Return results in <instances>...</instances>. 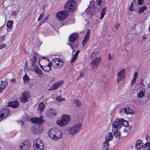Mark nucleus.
<instances>
[{
	"mask_svg": "<svg viewBox=\"0 0 150 150\" xmlns=\"http://www.w3.org/2000/svg\"><path fill=\"white\" fill-rule=\"evenodd\" d=\"M44 60H45L47 62L48 64L45 65H42L40 64V67L45 71L48 72L50 71L51 69V63L50 62L49 59L45 57L44 58Z\"/></svg>",
	"mask_w": 150,
	"mask_h": 150,
	"instance_id": "nucleus-12",
	"label": "nucleus"
},
{
	"mask_svg": "<svg viewBox=\"0 0 150 150\" xmlns=\"http://www.w3.org/2000/svg\"><path fill=\"white\" fill-rule=\"evenodd\" d=\"M103 150H112V149H103Z\"/></svg>",
	"mask_w": 150,
	"mask_h": 150,
	"instance_id": "nucleus-63",
	"label": "nucleus"
},
{
	"mask_svg": "<svg viewBox=\"0 0 150 150\" xmlns=\"http://www.w3.org/2000/svg\"><path fill=\"white\" fill-rule=\"evenodd\" d=\"M120 24H117L115 25L114 27L116 28H118L120 26Z\"/></svg>",
	"mask_w": 150,
	"mask_h": 150,
	"instance_id": "nucleus-57",
	"label": "nucleus"
},
{
	"mask_svg": "<svg viewBox=\"0 0 150 150\" xmlns=\"http://www.w3.org/2000/svg\"><path fill=\"white\" fill-rule=\"evenodd\" d=\"M64 83L63 80H59L53 83L48 89L49 91L55 90L58 88Z\"/></svg>",
	"mask_w": 150,
	"mask_h": 150,
	"instance_id": "nucleus-13",
	"label": "nucleus"
},
{
	"mask_svg": "<svg viewBox=\"0 0 150 150\" xmlns=\"http://www.w3.org/2000/svg\"><path fill=\"white\" fill-rule=\"evenodd\" d=\"M9 80L11 81L13 83H14L15 82V80L14 79H9Z\"/></svg>",
	"mask_w": 150,
	"mask_h": 150,
	"instance_id": "nucleus-59",
	"label": "nucleus"
},
{
	"mask_svg": "<svg viewBox=\"0 0 150 150\" xmlns=\"http://www.w3.org/2000/svg\"><path fill=\"white\" fill-rule=\"evenodd\" d=\"M101 60V58L100 57H96L93 59L90 63V66L92 68V69L97 68Z\"/></svg>",
	"mask_w": 150,
	"mask_h": 150,
	"instance_id": "nucleus-10",
	"label": "nucleus"
},
{
	"mask_svg": "<svg viewBox=\"0 0 150 150\" xmlns=\"http://www.w3.org/2000/svg\"><path fill=\"white\" fill-rule=\"evenodd\" d=\"M61 117L67 125L68 124L71 120V117L68 114H63Z\"/></svg>",
	"mask_w": 150,
	"mask_h": 150,
	"instance_id": "nucleus-19",
	"label": "nucleus"
},
{
	"mask_svg": "<svg viewBox=\"0 0 150 150\" xmlns=\"http://www.w3.org/2000/svg\"><path fill=\"white\" fill-rule=\"evenodd\" d=\"M113 136L112 133L109 132L105 136V141L109 142H110L113 139Z\"/></svg>",
	"mask_w": 150,
	"mask_h": 150,
	"instance_id": "nucleus-23",
	"label": "nucleus"
},
{
	"mask_svg": "<svg viewBox=\"0 0 150 150\" xmlns=\"http://www.w3.org/2000/svg\"><path fill=\"white\" fill-rule=\"evenodd\" d=\"M31 147L30 143L28 140H24L21 142L19 145L20 150H28Z\"/></svg>",
	"mask_w": 150,
	"mask_h": 150,
	"instance_id": "nucleus-7",
	"label": "nucleus"
},
{
	"mask_svg": "<svg viewBox=\"0 0 150 150\" xmlns=\"http://www.w3.org/2000/svg\"><path fill=\"white\" fill-rule=\"evenodd\" d=\"M144 0H138V4L139 5H142L144 4Z\"/></svg>",
	"mask_w": 150,
	"mask_h": 150,
	"instance_id": "nucleus-47",
	"label": "nucleus"
},
{
	"mask_svg": "<svg viewBox=\"0 0 150 150\" xmlns=\"http://www.w3.org/2000/svg\"><path fill=\"white\" fill-rule=\"evenodd\" d=\"M137 79L134 78L132 80L131 82V84H133L135 82Z\"/></svg>",
	"mask_w": 150,
	"mask_h": 150,
	"instance_id": "nucleus-54",
	"label": "nucleus"
},
{
	"mask_svg": "<svg viewBox=\"0 0 150 150\" xmlns=\"http://www.w3.org/2000/svg\"><path fill=\"white\" fill-rule=\"evenodd\" d=\"M143 150H150V144L146 143L144 145Z\"/></svg>",
	"mask_w": 150,
	"mask_h": 150,
	"instance_id": "nucleus-32",
	"label": "nucleus"
},
{
	"mask_svg": "<svg viewBox=\"0 0 150 150\" xmlns=\"http://www.w3.org/2000/svg\"><path fill=\"white\" fill-rule=\"evenodd\" d=\"M13 24V22L12 21H8L7 23V26L8 28H10Z\"/></svg>",
	"mask_w": 150,
	"mask_h": 150,
	"instance_id": "nucleus-39",
	"label": "nucleus"
},
{
	"mask_svg": "<svg viewBox=\"0 0 150 150\" xmlns=\"http://www.w3.org/2000/svg\"><path fill=\"white\" fill-rule=\"evenodd\" d=\"M8 83L7 81H5L3 82L2 81L0 85H1V86H3V87L4 88H5L7 86Z\"/></svg>",
	"mask_w": 150,
	"mask_h": 150,
	"instance_id": "nucleus-42",
	"label": "nucleus"
},
{
	"mask_svg": "<svg viewBox=\"0 0 150 150\" xmlns=\"http://www.w3.org/2000/svg\"><path fill=\"white\" fill-rule=\"evenodd\" d=\"M8 104L7 105V107H11L13 108H16L18 106V103L17 101H12L9 102L8 103Z\"/></svg>",
	"mask_w": 150,
	"mask_h": 150,
	"instance_id": "nucleus-25",
	"label": "nucleus"
},
{
	"mask_svg": "<svg viewBox=\"0 0 150 150\" xmlns=\"http://www.w3.org/2000/svg\"><path fill=\"white\" fill-rule=\"evenodd\" d=\"M112 130L115 131L117 129H120L121 127L120 119L117 118L112 124Z\"/></svg>",
	"mask_w": 150,
	"mask_h": 150,
	"instance_id": "nucleus-9",
	"label": "nucleus"
},
{
	"mask_svg": "<svg viewBox=\"0 0 150 150\" xmlns=\"http://www.w3.org/2000/svg\"><path fill=\"white\" fill-rule=\"evenodd\" d=\"M10 111L8 108L2 110L0 112V121L4 120L10 115Z\"/></svg>",
	"mask_w": 150,
	"mask_h": 150,
	"instance_id": "nucleus-8",
	"label": "nucleus"
},
{
	"mask_svg": "<svg viewBox=\"0 0 150 150\" xmlns=\"http://www.w3.org/2000/svg\"><path fill=\"white\" fill-rule=\"evenodd\" d=\"M82 123H77L70 127L68 130L69 134L71 135H74L77 133L82 128Z\"/></svg>",
	"mask_w": 150,
	"mask_h": 150,
	"instance_id": "nucleus-2",
	"label": "nucleus"
},
{
	"mask_svg": "<svg viewBox=\"0 0 150 150\" xmlns=\"http://www.w3.org/2000/svg\"><path fill=\"white\" fill-rule=\"evenodd\" d=\"M57 101L58 102H60L65 100V99L62 98L61 97L59 96L57 97L56 98Z\"/></svg>",
	"mask_w": 150,
	"mask_h": 150,
	"instance_id": "nucleus-41",
	"label": "nucleus"
},
{
	"mask_svg": "<svg viewBox=\"0 0 150 150\" xmlns=\"http://www.w3.org/2000/svg\"><path fill=\"white\" fill-rule=\"evenodd\" d=\"M44 15L43 13L41 14L38 19V21H40V20H41L42 19V18H43V17H44Z\"/></svg>",
	"mask_w": 150,
	"mask_h": 150,
	"instance_id": "nucleus-48",
	"label": "nucleus"
},
{
	"mask_svg": "<svg viewBox=\"0 0 150 150\" xmlns=\"http://www.w3.org/2000/svg\"><path fill=\"white\" fill-rule=\"evenodd\" d=\"M106 8L104 7L102 10L101 12L100 13L101 16L100 18V19H102L104 17V16L105 14V11H106Z\"/></svg>",
	"mask_w": 150,
	"mask_h": 150,
	"instance_id": "nucleus-36",
	"label": "nucleus"
},
{
	"mask_svg": "<svg viewBox=\"0 0 150 150\" xmlns=\"http://www.w3.org/2000/svg\"><path fill=\"white\" fill-rule=\"evenodd\" d=\"M146 139L147 141L146 143L150 144V137L148 135L146 136Z\"/></svg>",
	"mask_w": 150,
	"mask_h": 150,
	"instance_id": "nucleus-46",
	"label": "nucleus"
},
{
	"mask_svg": "<svg viewBox=\"0 0 150 150\" xmlns=\"http://www.w3.org/2000/svg\"><path fill=\"white\" fill-rule=\"evenodd\" d=\"M4 89L3 86H1V85H0V93H1Z\"/></svg>",
	"mask_w": 150,
	"mask_h": 150,
	"instance_id": "nucleus-53",
	"label": "nucleus"
},
{
	"mask_svg": "<svg viewBox=\"0 0 150 150\" xmlns=\"http://www.w3.org/2000/svg\"><path fill=\"white\" fill-rule=\"evenodd\" d=\"M77 38L78 34L76 33H74L71 34L69 37V40L71 42V44H68L71 46L72 49H73V48L72 47L73 45L71 44L74 43L75 41L77 40Z\"/></svg>",
	"mask_w": 150,
	"mask_h": 150,
	"instance_id": "nucleus-15",
	"label": "nucleus"
},
{
	"mask_svg": "<svg viewBox=\"0 0 150 150\" xmlns=\"http://www.w3.org/2000/svg\"><path fill=\"white\" fill-rule=\"evenodd\" d=\"M28 67V61L26 60L25 62V66L24 67V69H26Z\"/></svg>",
	"mask_w": 150,
	"mask_h": 150,
	"instance_id": "nucleus-52",
	"label": "nucleus"
},
{
	"mask_svg": "<svg viewBox=\"0 0 150 150\" xmlns=\"http://www.w3.org/2000/svg\"><path fill=\"white\" fill-rule=\"evenodd\" d=\"M34 70L36 73L39 75H42V71L37 67H34Z\"/></svg>",
	"mask_w": 150,
	"mask_h": 150,
	"instance_id": "nucleus-33",
	"label": "nucleus"
},
{
	"mask_svg": "<svg viewBox=\"0 0 150 150\" xmlns=\"http://www.w3.org/2000/svg\"><path fill=\"white\" fill-rule=\"evenodd\" d=\"M34 150H44V144L40 139H35L34 141L33 145Z\"/></svg>",
	"mask_w": 150,
	"mask_h": 150,
	"instance_id": "nucleus-4",
	"label": "nucleus"
},
{
	"mask_svg": "<svg viewBox=\"0 0 150 150\" xmlns=\"http://www.w3.org/2000/svg\"><path fill=\"white\" fill-rule=\"evenodd\" d=\"M43 117L41 116L40 118L33 117L31 119V122L33 123L38 124H40L44 122L43 120Z\"/></svg>",
	"mask_w": 150,
	"mask_h": 150,
	"instance_id": "nucleus-16",
	"label": "nucleus"
},
{
	"mask_svg": "<svg viewBox=\"0 0 150 150\" xmlns=\"http://www.w3.org/2000/svg\"><path fill=\"white\" fill-rule=\"evenodd\" d=\"M77 8V4L75 1L73 0H69L65 4L64 8L67 11H73Z\"/></svg>",
	"mask_w": 150,
	"mask_h": 150,
	"instance_id": "nucleus-3",
	"label": "nucleus"
},
{
	"mask_svg": "<svg viewBox=\"0 0 150 150\" xmlns=\"http://www.w3.org/2000/svg\"><path fill=\"white\" fill-rule=\"evenodd\" d=\"M138 75V74L137 72H135L134 74V78H135L137 79V76Z\"/></svg>",
	"mask_w": 150,
	"mask_h": 150,
	"instance_id": "nucleus-56",
	"label": "nucleus"
},
{
	"mask_svg": "<svg viewBox=\"0 0 150 150\" xmlns=\"http://www.w3.org/2000/svg\"><path fill=\"white\" fill-rule=\"evenodd\" d=\"M36 58L35 56H33L30 59V61L32 63L33 66L35 67L36 62Z\"/></svg>",
	"mask_w": 150,
	"mask_h": 150,
	"instance_id": "nucleus-35",
	"label": "nucleus"
},
{
	"mask_svg": "<svg viewBox=\"0 0 150 150\" xmlns=\"http://www.w3.org/2000/svg\"><path fill=\"white\" fill-rule=\"evenodd\" d=\"M56 122L57 125L61 126H64L67 125L61 117L57 119Z\"/></svg>",
	"mask_w": 150,
	"mask_h": 150,
	"instance_id": "nucleus-24",
	"label": "nucleus"
},
{
	"mask_svg": "<svg viewBox=\"0 0 150 150\" xmlns=\"http://www.w3.org/2000/svg\"><path fill=\"white\" fill-rule=\"evenodd\" d=\"M48 19V18L47 17H46L45 18L43 21V23H45L46 22V21Z\"/></svg>",
	"mask_w": 150,
	"mask_h": 150,
	"instance_id": "nucleus-60",
	"label": "nucleus"
},
{
	"mask_svg": "<svg viewBox=\"0 0 150 150\" xmlns=\"http://www.w3.org/2000/svg\"><path fill=\"white\" fill-rule=\"evenodd\" d=\"M131 130V128L127 127L124 129L123 131L124 132L126 133L129 132Z\"/></svg>",
	"mask_w": 150,
	"mask_h": 150,
	"instance_id": "nucleus-45",
	"label": "nucleus"
},
{
	"mask_svg": "<svg viewBox=\"0 0 150 150\" xmlns=\"http://www.w3.org/2000/svg\"><path fill=\"white\" fill-rule=\"evenodd\" d=\"M21 122V123L22 126H23V123L22 121H19V123Z\"/></svg>",
	"mask_w": 150,
	"mask_h": 150,
	"instance_id": "nucleus-62",
	"label": "nucleus"
},
{
	"mask_svg": "<svg viewBox=\"0 0 150 150\" xmlns=\"http://www.w3.org/2000/svg\"><path fill=\"white\" fill-rule=\"evenodd\" d=\"M108 58L110 60L112 59H113V56H111L110 54L108 55Z\"/></svg>",
	"mask_w": 150,
	"mask_h": 150,
	"instance_id": "nucleus-58",
	"label": "nucleus"
},
{
	"mask_svg": "<svg viewBox=\"0 0 150 150\" xmlns=\"http://www.w3.org/2000/svg\"><path fill=\"white\" fill-rule=\"evenodd\" d=\"M79 51L78 50L76 52V53H75V54H74L72 58V59H71V62L72 63L78 57V56L79 54Z\"/></svg>",
	"mask_w": 150,
	"mask_h": 150,
	"instance_id": "nucleus-31",
	"label": "nucleus"
},
{
	"mask_svg": "<svg viewBox=\"0 0 150 150\" xmlns=\"http://www.w3.org/2000/svg\"><path fill=\"white\" fill-rule=\"evenodd\" d=\"M90 30L89 29H88V30L86 34V35L84 37L83 39V40L82 43L83 46H84L88 42L90 37Z\"/></svg>",
	"mask_w": 150,
	"mask_h": 150,
	"instance_id": "nucleus-20",
	"label": "nucleus"
},
{
	"mask_svg": "<svg viewBox=\"0 0 150 150\" xmlns=\"http://www.w3.org/2000/svg\"><path fill=\"white\" fill-rule=\"evenodd\" d=\"M147 7L145 6L140 7L138 9V12L139 13L143 12L144 11L147 9Z\"/></svg>",
	"mask_w": 150,
	"mask_h": 150,
	"instance_id": "nucleus-38",
	"label": "nucleus"
},
{
	"mask_svg": "<svg viewBox=\"0 0 150 150\" xmlns=\"http://www.w3.org/2000/svg\"><path fill=\"white\" fill-rule=\"evenodd\" d=\"M143 145V142L141 140H138L135 144V148L137 150H140L142 148Z\"/></svg>",
	"mask_w": 150,
	"mask_h": 150,
	"instance_id": "nucleus-22",
	"label": "nucleus"
},
{
	"mask_svg": "<svg viewBox=\"0 0 150 150\" xmlns=\"http://www.w3.org/2000/svg\"><path fill=\"white\" fill-rule=\"evenodd\" d=\"M120 112L121 115H123L124 114L132 115L134 114V112L133 110L128 107L121 109Z\"/></svg>",
	"mask_w": 150,
	"mask_h": 150,
	"instance_id": "nucleus-14",
	"label": "nucleus"
},
{
	"mask_svg": "<svg viewBox=\"0 0 150 150\" xmlns=\"http://www.w3.org/2000/svg\"><path fill=\"white\" fill-rule=\"evenodd\" d=\"M102 0H96V2L97 3V5L98 6H100L101 4Z\"/></svg>",
	"mask_w": 150,
	"mask_h": 150,
	"instance_id": "nucleus-50",
	"label": "nucleus"
},
{
	"mask_svg": "<svg viewBox=\"0 0 150 150\" xmlns=\"http://www.w3.org/2000/svg\"><path fill=\"white\" fill-rule=\"evenodd\" d=\"M120 119V122L121 123V125H122L123 126L126 127H128L129 126V123L128 122L122 119Z\"/></svg>",
	"mask_w": 150,
	"mask_h": 150,
	"instance_id": "nucleus-30",
	"label": "nucleus"
},
{
	"mask_svg": "<svg viewBox=\"0 0 150 150\" xmlns=\"http://www.w3.org/2000/svg\"><path fill=\"white\" fill-rule=\"evenodd\" d=\"M129 10L131 11H133L134 10V4L133 2H132L131 4L130 5L129 8Z\"/></svg>",
	"mask_w": 150,
	"mask_h": 150,
	"instance_id": "nucleus-44",
	"label": "nucleus"
},
{
	"mask_svg": "<svg viewBox=\"0 0 150 150\" xmlns=\"http://www.w3.org/2000/svg\"><path fill=\"white\" fill-rule=\"evenodd\" d=\"M39 130H36V127L33 126L31 127V131L33 134H39L41 133L43 130V126L41 125H39Z\"/></svg>",
	"mask_w": 150,
	"mask_h": 150,
	"instance_id": "nucleus-17",
	"label": "nucleus"
},
{
	"mask_svg": "<svg viewBox=\"0 0 150 150\" xmlns=\"http://www.w3.org/2000/svg\"><path fill=\"white\" fill-rule=\"evenodd\" d=\"M48 134L50 138L54 140L60 139L63 136L62 131L56 128L50 129L49 131Z\"/></svg>",
	"mask_w": 150,
	"mask_h": 150,
	"instance_id": "nucleus-1",
	"label": "nucleus"
},
{
	"mask_svg": "<svg viewBox=\"0 0 150 150\" xmlns=\"http://www.w3.org/2000/svg\"><path fill=\"white\" fill-rule=\"evenodd\" d=\"M85 12L89 17H91L93 14V11L91 7L89 6L85 11Z\"/></svg>",
	"mask_w": 150,
	"mask_h": 150,
	"instance_id": "nucleus-28",
	"label": "nucleus"
},
{
	"mask_svg": "<svg viewBox=\"0 0 150 150\" xmlns=\"http://www.w3.org/2000/svg\"><path fill=\"white\" fill-rule=\"evenodd\" d=\"M74 103L76 106H79L81 105V102L78 99H76L74 100Z\"/></svg>",
	"mask_w": 150,
	"mask_h": 150,
	"instance_id": "nucleus-40",
	"label": "nucleus"
},
{
	"mask_svg": "<svg viewBox=\"0 0 150 150\" xmlns=\"http://www.w3.org/2000/svg\"><path fill=\"white\" fill-rule=\"evenodd\" d=\"M45 108V106L44 103L43 102H41L38 105V109L40 111H42L44 110Z\"/></svg>",
	"mask_w": 150,
	"mask_h": 150,
	"instance_id": "nucleus-29",
	"label": "nucleus"
},
{
	"mask_svg": "<svg viewBox=\"0 0 150 150\" xmlns=\"http://www.w3.org/2000/svg\"><path fill=\"white\" fill-rule=\"evenodd\" d=\"M109 142L105 141L103 143L102 148L103 149H110V144L109 143Z\"/></svg>",
	"mask_w": 150,
	"mask_h": 150,
	"instance_id": "nucleus-27",
	"label": "nucleus"
},
{
	"mask_svg": "<svg viewBox=\"0 0 150 150\" xmlns=\"http://www.w3.org/2000/svg\"><path fill=\"white\" fill-rule=\"evenodd\" d=\"M65 11H62L57 13L56 16L57 20L62 21L66 19L68 15V13Z\"/></svg>",
	"mask_w": 150,
	"mask_h": 150,
	"instance_id": "nucleus-6",
	"label": "nucleus"
},
{
	"mask_svg": "<svg viewBox=\"0 0 150 150\" xmlns=\"http://www.w3.org/2000/svg\"><path fill=\"white\" fill-rule=\"evenodd\" d=\"M63 59L59 58L53 59L51 62V65L55 69H58L61 68L63 65Z\"/></svg>",
	"mask_w": 150,
	"mask_h": 150,
	"instance_id": "nucleus-5",
	"label": "nucleus"
},
{
	"mask_svg": "<svg viewBox=\"0 0 150 150\" xmlns=\"http://www.w3.org/2000/svg\"><path fill=\"white\" fill-rule=\"evenodd\" d=\"M144 95V92L142 91H140L138 93L137 96L138 98H141L143 97Z\"/></svg>",
	"mask_w": 150,
	"mask_h": 150,
	"instance_id": "nucleus-37",
	"label": "nucleus"
},
{
	"mask_svg": "<svg viewBox=\"0 0 150 150\" xmlns=\"http://www.w3.org/2000/svg\"><path fill=\"white\" fill-rule=\"evenodd\" d=\"M30 95L29 93L27 92H24L20 99V101L23 103H25L28 101V98H29Z\"/></svg>",
	"mask_w": 150,
	"mask_h": 150,
	"instance_id": "nucleus-18",
	"label": "nucleus"
},
{
	"mask_svg": "<svg viewBox=\"0 0 150 150\" xmlns=\"http://www.w3.org/2000/svg\"><path fill=\"white\" fill-rule=\"evenodd\" d=\"M125 69H122L117 74V81L118 83H119L121 81L125 78Z\"/></svg>",
	"mask_w": 150,
	"mask_h": 150,
	"instance_id": "nucleus-11",
	"label": "nucleus"
},
{
	"mask_svg": "<svg viewBox=\"0 0 150 150\" xmlns=\"http://www.w3.org/2000/svg\"><path fill=\"white\" fill-rule=\"evenodd\" d=\"M114 133L115 137L118 139H120V138L121 134L119 129H117L115 131L112 130Z\"/></svg>",
	"mask_w": 150,
	"mask_h": 150,
	"instance_id": "nucleus-26",
	"label": "nucleus"
},
{
	"mask_svg": "<svg viewBox=\"0 0 150 150\" xmlns=\"http://www.w3.org/2000/svg\"><path fill=\"white\" fill-rule=\"evenodd\" d=\"M56 113V110L54 109H51L47 112V115L50 118H52L55 115Z\"/></svg>",
	"mask_w": 150,
	"mask_h": 150,
	"instance_id": "nucleus-21",
	"label": "nucleus"
},
{
	"mask_svg": "<svg viewBox=\"0 0 150 150\" xmlns=\"http://www.w3.org/2000/svg\"><path fill=\"white\" fill-rule=\"evenodd\" d=\"M23 79L24 83H28L29 81V76L26 74L23 77Z\"/></svg>",
	"mask_w": 150,
	"mask_h": 150,
	"instance_id": "nucleus-34",
	"label": "nucleus"
},
{
	"mask_svg": "<svg viewBox=\"0 0 150 150\" xmlns=\"http://www.w3.org/2000/svg\"><path fill=\"white\" fill-rule=\"evenodd\" d=\"M98 55V53L97 52H95L92 53L91 55V58H93L95 57L96 56H97Z\"/></svg>",
	"mask_w": 150,
	"mask_h": 150,
	"instance_id": "nucleus-43",
	"label": "nucleus"
},
{
	"mask_svg": "<svg viewBox=\"0 0 150 150\" xmlns=\"http://www.w3.org/2000/svg\"><path fill=\"white\" fill-rule=\"evenodd\" d=\"M142 38L144 39H146V37L145 36H144L142 37Z\"/></svg>",
	"mask_w": 150,
	"mask_h": 150,
	"instance_id": "nucleus-64",
	"label": "nucleus"
},
{
	"mask_svg": "<svg viewBox=\"0 0 150 150\" xmlns=\"http://www.w3.org/2000/svg\"><path fill=\"white\" fill-rule=\"evenodd\" d=\"M16 12L15 11H12V14L13 16H15L16 15Z\"/></svg>",
	"mask_w": 150,
	"mask_h": 150,
	"instance_id": "nucleus-61",
	"label": "nucleus"
},
{
	"mask_svg": "<svg viewBox=\"0 0 150 150\" xmlns=\"http://www.w3.org/2000/svg\"><path fill=\"white\" fill-rule=\"evenodd\" d=\"M6 47V45L5 44H2L0 45V49H1L3 48H5Z\"/></svg>",
	"mask_w": 150,
	"mask_h": 150,
	"instance_id": "nucleus-51",
	"label": "nucleus"
},
{
	"mask_svg": "<svg viewBox=\"0 0 150 150\" xmlns=\"http://www.w3.org/2000/svg\"><path fill=\"white\" fill-rule=\"evenodd\" d=\"M5 37L4 35H3L0 36V41H2L5 40Z\"/></svg>",
	"mask_w": 150,
	"mask_h": 150,
	"instance_id": "nucleus-49",
	"label": "nucleus"
},
{
	"mask_svg": "<svg viewBox=\"0 0 150 150\" xmlns=\"http://www.w3.org/2000/svg\"><path fill=\"white\" fill-rule=\"evenodd\" d=\"M83 76V73H80L79 75V76L78 77V79H79V78L82 77Z\"/></svg>",
	"mask_w": 150,
	"mask_h": 150,
	"instance_id": "nucleus-55",
	"label": "nucleus"
}]
</instances>
